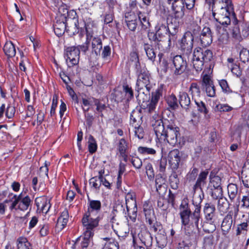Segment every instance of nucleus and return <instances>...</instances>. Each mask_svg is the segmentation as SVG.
Segmentation results:
<instances>
[{"mask_svg":"<svg viewBox=\"0 0 249 249\" xmlns=\"http://www.w3.org/2000/svg\"><path fill=\"white\" fill-rule=\"evenodd\" d=\"M199 195H194L193 198V204L195 209L192 212L187 198H184L179 207L180 216L183 225L185 234L189 236L194 235L199 230L198 224L201 221L200 210L201 203L203 198Z\"/></svg>","mask_w":249,"mask_h":249,"instance_id":"f257e3e1","label":"nucleus"},{"mask_svg":"<svg viewBox=\"0 0 249 249\" xmlns=\"http://www.w3.org/2000/svg\"><path fill=\"white\" fill-rule=\"evenodd\" d=\"M151 124L159 141L163 140L172 146L180 144V129L174 123L166 120L163 122L160 115L155 114L151 120Z\"/></svg>","mask_w":249,"mask_h":249,"instance_id":"f03ea898","label":"nucleus"},{"mask_svg":"<svg viewBox=\"0 0 249 249\" xmlns=\"http://www.w3.org/2000/svg\"><path fill=\"white\" fill-rule=\"evenodd\" d=\"M211 7L214 19L223 25L230 24L231 14L234 17L231 0H215Z\"/></svg>","mask_w":249,"mask_h":249,"instance_id":"7ed1b4c3","label":"nucleus"},{"mask_svg":"<svg viewBox=\"0 0 249 249\" xmlns=\"http://www.w3.org/2000/svg\"><path fill=\"white\" fill-rule=\"evenodd\" d=\"M136 68L138 73L136 87V90L138 92L137 98L138 100L144 103L147 99V95H149V92L151 89L149 74L144 69L139 70L137 64H136Z\"/></svg>","mask_w":249,"mask_h":249,"instance_id":"20e7f679","label":"nucleus"},{"mask_svg":"<svg viewBox=\"0 0 249 249\" xmlns=\"http://www.w3.org/2000/svg\"><path fill=\"white\" fill-rule=\"evenodd\" d=\"M213 58L212 52L208 49H203L200 47L195 49L192 60L194 68L196 71H201L204 63L210 62Z\"/></svg>","mask_w":249,"mask_h":249,"instance_id":"39448f33","label":"nucleus"},{"mask_svg":"<svg viewBox=\"0 0 249 249\" xmlns=\"http://www.w3.org/2000/svg\"><path fill=\"white\" fill-rule=\"evenodd\" d=\"M168 4L171 5L172 13L169 15L167 22L173 24L174 28L179 25L184 16L185 7L183 0H167Z\"/></svg>","mask_w":249,"mask_h":249,"instance_id":"423d86ee","label":"nucleus"},{"mask_svg":"<svg viewBox=\"0 0 249 249\" xmlns=\"http://www.w3.org/2000/svg\"><path fill=\"white\" fill-rule=\"evenodd\" d=\"M12 199L14 200L9 207L11 211L15 210L16 211L25 212L29 209L26 215L29 213L32 204L29 196H23L22 193H20L19 195H14Z\"/></svg>","mask_w":249,"mask_h":249,"instance_id":"0eeeda50","label":"nucleus"},{"mask_svg":"<svg viewBox=\"0 0 249 249\" xmlns=\"http://www.w3.org/2000/svg\"><path fill=\"white\" fill-rule=\"evenodd\" d=\"M156 33H149L148 36L149 40L155 42L159 48L165 45V35L168 32V28L163 24H158L155 27Z\"/></svg>","mask_w":249,"mask_h":249,"instance_id":"6e6552de","label":"nucleus"},{"mask_svg":"<svg viewBox=\"0 0 249 249\" xmlns=\"http://www.w3.org/2000/svg\"><path fill=\"white\" fill-rule=\"evenodd\" d=\"M99 220V217L93 218L89 213L84 215L82 222L85 230L84 235L86 238H90L93 236L94 230L98 226Z\"/></svg>","mask_w":249,"mask_h":249,"instance_id":"1a4fd4ad","label":"nucleus"},{"mask_svg":"<svg viewBox=\"0 0 249 249\" xmlns=\"http://www.w3.org/2000/svg\"><path fill=\"white\" fill-rule=\"evenodd\" d=\"M143 210L145 216L146 221L150 226V229L154 232H157L161 227L160 223L156 221L154 210L148 203L145 202L143 205Z\"/></svg>","mask_w":249,"mask_h":249,"instance_id":"9d476101","label":"nucleus"},{"mask_svg":"<svg viewBox=\"0 0 249 249\" xmlns=\"http://www.w3.org/2000/svg\"><path fill=\"white\" fill-rule=\"evenodd\" d=\"M194 36L191 32H186L179 43L180 49L183 56L189 57L192 52Z\"/></svg>","mask_w":249,"mask_h":249,"instance_id":"9b49d317","label":"nucleus"},{"mask_svg":"<svg viewBox=\"0 0 249 249\" xmlns=\"http://www.w3.org/2000/svg\"><path fill=\"white\" fill-rule=\"evenodd\" d=\"M172 62L173 66L172 68L174 69V74L176 75L182 74L187 67L186 61L184 60L181 55L174 56L172 59Z\"/></svg>","mask_w":249,"mask_h":249,"instance_id":"f8f14e48","label":"nucleus"},{"mask_svg":"<svg viewBox=\"0 0 249 249\" xmlns=\"http://www.w3.org/2000/svg\"><path fill=\"white\" fill-rule=\"evenodd\" d=\"M67 24L68 18L64 13L57 16L56 21L53 25L55 35L60 36L63 35L65 31L67 32Z\"/></svg>","mask_w":249,"mask_h":249,"instance_id":"ddd939ff","label":"nucleus"},{"mask_svg":"<svg viewBox=\"0 0 249 249\" xmlns=\"http://www.w3.org/2000/svg\"><path fill=\"white\" fill-rule=\"evenodd\" d=\"M162 94V89H157L155 92L152 93L151 99L146 101V106L142 105L149 113H151L155 110Z\"/></svg>","mask_w":249,"mask_h":249,"instance_id":"4468645a","label":"nucleus"},{"mask_svg":"<svg viewBox=\"0 0 249 249\" xmlns=\"http://www.w3.org/2000/svg\"><path fill=\"white\" fill-rule=\"evenodd\" d=\"M79 32V36L82 37L83 36L84 30L79 28L78 19L75 17L68 18L67 33L69 36H71Z\"/></svg>","mask_w":249,"mask_h":249,"instance_id":"2eb2a0df","label":"nucleus"},{"mask_svg":"<svg viewBox=\"0 0 249 249\" xmlns=\"http://www.w3.org/2000/svg\"><path fill=\"white\" fill-rule=\"evenodd\" d=\"M91 55L89 57L91 62L96 61L98 56L100 54L101 50L102 49V42L100 38L98 37H91Z\"/></svg>","mask_w":249,"mask_h":249,"instance_id":"dca6fc26","label":"nucleus"},{"mask_svg":"<svg viewBox=\"0 0 249 249\" xmlns=\"http://www.w3.org/2000/svg\"><path fill=\"white\" fill-rule=\"evenodd\" d=\"M66 60H69L71 65L78 63L79 59L80 51L75 46L68 47L66 50Z\"/></svg>","mask_w":249,"mask_h":249,"instance_id":"f3484780","label":"nucleus"},{"mask_svg":"<svg viewBox=\"0 0 249 249\" xmlns=\"http://www.w3.org/2000/svg\"><path fill=\"white\" fill-rule=\"evenodd\" d=\"M168 161L173 169H177L180 161V154L179 150L175 149L171 150L168 154Z\"/></svg>","mask_w":249,"mask_h":249,"instance_id":"a211bd4d","label":"nucleus"},{"mask_svg":"<svg viewBox=\"0 0 249 249\" xmlns=\"http://www.w3.org/2000/svg\"><path fill=\"white\" fill-rule=\"evenodd\" d=\"M199 40L201 44L203 47H207L212 43V32L209 27L203 28L199 36Z\"/></svg>","mask_w":249,"mask_h":249,"instance_id":"6ab92c4d","label":"nucleus"},{"mask_svg":"<svg viewBox=\"0 0 249 249\" xmlns=\"http://www.w3.org/2000/svg\"><path fill=\"white\" fill-rule=\"evenodd\" d=\"M35 201L38 210H40L43 213H47L51 207V204L46 196L36 197Z\"/></svg>","mask_w":249,"mask_h":249,"instance_id":"aec40b11","label":"nucleus"},{"mask_svg":"<svg viewBox=\"0 0 249 249\" xmlns=\"http://www.w3.org/2000/svg\"><path fill=\"white\" fill-rule=\"evenodd\" d=\"M166 180L161 174H158L156 177L155 184L156 191L160 196H163L167 191Z\"/></svg>","mask_w":249,"mask_h":249,"instance_id":"412c9836","label":"nucleus"},{"mask_svg":"<svg viewBox=\"0 0 249 249\" xmlns=\"http://www.w3.org/2000/svg\"><path fill=\"white\" fill-rule=\"evenodd\" d=\"M204 213L206 220L212 222L215 215V208L213 204L210 203L205 204L204 207Z\"/></svg>","mask_w":249,"mask_h":249,"instance_id":"4be33fe9","label":"nucleus"},{"mask_svg":"<svg viewBox=\"0 0 249 249\" xmlns=\"http://www.w3.org/2000/svg\"><path fill=\"white\" fill-rule=\"evenodd\" d=\"M232 223V215L230 212L225 216L221 224V228L224 234H226L230 231Z\"/></svg>","mask_w":249,"mask_h":249,"instance_id":"5701e85b","label":"nucleus"},{"mask_svg":"<svg viewBox=\"0 0 249 249\" xmlns=\"http://www.w3.org/2000/svg\"><path fill=\"white\" fill-rule=\"evenodd\" d=\"M69 215L68 210L65 209L58 217L56 227L60 230H63L66 226L69 219Z\"/></svg>","mask_w":249,"mask_h":249,"instance_id":"b1692460","label":"nucleus"},{"mask_svg":"<svg viewBox=\"0 0 249 249\" xmlns=\"http://www.w3.org/2000/svg\"><path fill=\"white\" fill-rule=\"evenodd\" d=\"M138 237L141 242L148 247L152 244V237L149 231L146 230H142L138 234Z\"/></svg>","mask_w":249,"mask_h":249,"instance_id":"393cba45","label":"nucleus"},{"mask_svg":"<svg viewBox=\"0 0 249 249\" xmlns=\"http://www.w3.org/2000/svg\"><path fill=\"white\" fill-rule=\"evenodd\" d=\"M179 104L181 107L188 110L191 107V100L188 94L185 92L179 93Z\"/></svg>","mask_w":249,"mask_h":249,"instance_id":"a878e982","label":"nucleus"},{"mask_svg":"<svg viewBox=\"0 0 249 249\" xmlns=\"http://www.w3.org/2000/svg\"><path fill=\"white\" fill-rule=\"evenodd\" d=\"M143 49L149 60L154 62L156 57V53L155 51L153 46L148 43H144Z\"/></svg>","mask_w":249,"mask_h":249,"instance_id":"bb28decb","label":"nucleus"},{"mask_svg":"<svg viewBox=\"0 0 249 249\" xmlns=\"http://www.w3.org/2000/svg\"><path fill=\"white\" fill-rule=\"evenodd\" d=\"M228 193L231 201H234L239 195L238 188L236 184L230 183L227 187Z\"/></svg>","mask_w":249,"mask_h":249,"instance_id":"cd10ccee","label":"nucleus"},{"mask_svg":"<svg viewBox=\"0 0 249 249\" xmlns=\"http://www.w3.org/2000/svg\"><path fill=\"white\" fill-rule=\"evenodd\" d=\"M208 174V171H203L200 173L196 184L193 187V189L195 191L198 188L201 189V186H203L205 184V180L207 178Z\"/></svg>","mask_w":249,"mask_h":249,"instance_id":"c85d7f7f","label":"nucleus"},{"mask_svg":"<svg viewBox=\"0 0 249 249\" xmlns=\"http://www.w3.org/2000/svg\"><path fill=\"white\" fill-rule=\"evenodd\" d=\"M210 182L208 184V189H213L214 188H222L221 185V178L217 176H210Z\"/></svg>","mask_w":249,"mask_h":249,"instance_id":"c756f323","label":"nucleus"},{"mask_svg":"<svg viewBox=\"0 0 249 249\" xmlns=\"http://www.w3.org/2000/svg\"><path fill=\"white\" fill-rule=\"evenodd\" d=\"M189 92L192 95V99L196 100L200 97L201 90L199 86L196 83H192L189 88Z\"/></svg>","mask_w":249,"mask_h":249,"instance_id":"7c9ffc66","label":"nucleus"},{"mask_svg":"<svg viewBox=\"0 0 249 249\" xmlns=\"http://www.w3.org/2000/svg\"><path fill=\"white\" fill-rule=\"evenodd\" d=\"M3 51L9 57H14L16 53L15 47L11 41L6 42L3 47Z\"/></svg>","mask_w":249,"mask_h":249,"instance_id":"2f4dec72","label":"nucleus"},{"mask_svg":"<svg viewBox=\"0 0 249 249\" xmlns=\"http://www.w3.org/2000/svg\"><path fill=\"white\" fill-rule=\"evenodd\" d=\"M217 208L220 212L226 213L230 208V203L224 196L218 199Z\"/></svg>","mask_w":249,"mask_h":249,"instance_id":"473e14b6","label":"nucleus"},{"mask_svg":"<svg viewBox=\"0 0 249 249\" xmlns=\"http://www.w3.org/2000/svg\"><path fill=\"white\" fill-rule=\"evenodd\" d=\"M89 206L88 208V212L87 213L91 214L93 211L98 212L101 210V203L99 200H90L88 199Z\"/></svg>","mask_w":249,"mask_h":249,"instance_id":"72a5a7b5","label":"nucleus"},{"mask_svg":"<svg viewBox=\"0 0 249 249\" xmlns=\"http://www.w3.org/2000/svg\"><path fill=\"white\" fill-rule=\"evenodd\" d=\"M18 249H32L31 245L26 238L20 237L17 240Z\"/></svg>","mask_w":249,"mask_h":249,"instance_id":"f704fd0d","label":"nucleus"},{"mask_svg":"<svg viewBox=\"0 0 249 249\" xmlns=\"http://www.w3.org/2000/svg\"><path fill=\"white\" fill-rule=\"evenodd\" d=\"M166 102L168 107L172 110L177 109L178 107V99L174 94H172L167 97L166 99Z\"/></svg>","mask_w":249,"mask_h":249,"instance_id":"c9c22d12","label":"nucleus"},{"mask_svg":"<svg viewBox=\"0 0 249 249\" xmlns=\"http://www.w3.org/2000/svg\"><path fill=\"white\" fill-rule=\"evenodd\" d=\"M157 243L159 248L162 249L164 248L167 243V239L166 235L161 233H158L156 236Z\"/></svg>","mask_w":249,"mask_h":249,"instance_id":"e433bc0d","label":"nucleus"},{"mask_svg":"<svg viewBox=\"0 0 249 249\" xmlns=\"http://www.w3.org/2000/svg\"><path fill=\"white\" fill-rule=\"evenodd\" d=\"M88 144L89 153L91 154L95 153L97 150V145L95 139L91 135L89 136Z\"/></svg>","mask_w":249,"mask_h":249,"instance_id":"4c0bfd02","label":"nucleus"},{"mask_svg":"<svg viewBox=\"0 0 249 249\" xmlns=\"http://www.w3.org/2000/svg\"><path fill=\"white\" fill-rule=\"evenodd\" d=\"M131 199H132V201H133V204H134L133 210L131 212V213L130 212L129 207L127 205V200H126V209H127V211L128 212V214L129 218L133 221H135L136 219V217H137V204H136V202L135 200H134L132 198H131Z\"/></svg>","mask_w":249,"mask_h":249,"instance_id":"58836bf2","label":"nucleus"},{"mask_svg":"<svg viewBox=\"0 0 249 249\" xmlns=\"http://www.w3.org/2000/svg\"><path fill=\"white\" fill-rule=\"evenodd\" d=\"M170 186L173 189L177 190L178 188L179 180L177 174H171L169 178Z\"/></svg>","mask_w":249,"mask_h":249,"instance_id":"ea45409f","label":"nucleus"},{"mask_svg":"<svg viewBox=\"0 0 249 249\" xmlns=\"http://www.w3.org/2000/svg\"><path fill=\"white\" fill-rule=\"evenodd\" d=\"M208 190L213 199H218L223 197V191L222 188L208 189Z\"/></svg>","mask_w":249,"mask_h":249,"instance_id":"a19ab883","label":"nucleus"},{"mask_svg":"<svg viewBox=\"0 0 249 249\" xmlns=\"http://www.w3.org/2000/svg\"><path fill=\"white\" fill-rule=\"evenodd\" d=\"M214 220L212 222H206L202 225L203 231L207 233H212L216 229L215 225L213 223Z\"/></svg>","mask_w":249,"mask_h":249,"instance_id":"79ce46f5","label":"nucleus"},{"mask_svg":"<svg viewBox=\"0 0 249 249\" xmlns=\"http://www.w3.org/2000/svg\"><path fill=\"white\" fill-rule=\"evenodd\" d=\"M233 22L234 24V26L232 29V37L239 40L241 38V36L239 26L238 24V21L235 18L234 19Z\"/></svg>","mask_w":249,"mask_h":249,"instance_id":"37998d69","label":"nucleus"},{"mask_svg":"<svg viewBox=\"0 0 249 249\" xmlns=\"http://www.w3.org/2000/svg\"><path fill=\"white\" fill-rule=\"evenodd\" d=\"M242 182L247 188H249V167L244 169L242 172Z\"/></svg>","mask_w":249,"mask_h":249,"instance_id":"c03bdc74","label":"nucleus"},{"mask_svg":"<svg viewBox=\"0 0 249 249\" xmlns=\"http://www.w3.org/2000/svg\"><path fill=\"white\" fill-rule=\"evenodd\" d=\"M128 145L126 141L124 139H121L118 145V150L119 151L120 154H123L124 153H126Z\"/></svg>","mask_w":249,"mask_h":249,"instance_id":"a18cd8bd","label":"nucleus"},{"mask_svg":"<svg viewBox=\"0 0 249 249\" xmlns=\"http://www.w3.org/2000/svg\"><path fill=\"white\" fill-rule=\"evenodd\" d=\"M91 36H89L87 35L86 42L83 44L78 45L77 47H76L77 49H78L80 51H81L85 54L89 50V44L91 40Z\"/></svg>","mask_w":249,"mask_h":249,"instance_id":"49530a36","label":"nucleus"},{"mask_svg":"<svg viewBox=\"0 0 249 249\" xmlns=\"http://www.w3.org/2000/svg\"><path fill=\"white\" fill-rule=\"evenodd\" d=\"M138 151L140 153L143 155H154L156 153V150L153 148L143 146H140L138 149Z\"/></svg>","mask_w":249,"mask_h":249,"instance_id":"de8ad7c7","label":"nucleus"},{"mask_svg":"<svg viewBox=\"0 0 249 249\" xmlns=\"http://www.w3.org/2000/svg\"><path fill=\"white\" fill-rule=\"evenodd\" d=\"M240 59L243 63H246L249 60V51L247 49L243 48L240 52Z\"/></svg>","mask_w":249,"mask_h":249,"instance_id":"09e8293b","label":"nucleus"},{"mask_svg":"<svg viewBox=\"0 0 249 249\" xmlns=\"http://www.w3.org/2000/svg\"><path fill=\"white\" fill-rule=\"evenodd\" d=\"M202 88L205 90L207 96L213 97L215 95V89L213 84Z\"/></svg>","mask_w":249,"mask_h":249,"instance_id":"8fccbe9b","label":"nucleus"},{"mask_svg":"<svg viewBox=\"0 0 249 249\" xmlns=\"http://www.w3.org/2000/svg\"><path fill=\"white\" fill-rule=\"evenodd\" d=\"M248 226V222H243L238 225L236 230V235H239L246 231H247Z\"/></svg>","mask_w":249,"mask_h":249,"instance_id":"3c124183","label":"nucleus"},{"mask_svg":"<svg viewBox=\"0 0 249 249\" xmlns=\"http://www.w3.org/2000/svg\"><path fill=\"white\" fill-rule=\"evenodd\" d=\"M146 173L148 176V178L151 180L153 179L155 174L152 164L148 163L145 166Z\"/></svg>","mask_w":249,"mask_h":249,"instance_id":"603ef678","label":"nucleus"},{"mask_svg":"<svg viewBox=\"0 0 249 249\" xmlns=\"http://www.w3.org/2000/svg\"><path fill=\"white\" fill-rule=\"evenodd\" d=\"M197 105L198 110L200 112L206 114L208 113V110L206 107L205 104L202 101H197L196 99L195 101Z\"/></svg>","mask_w":249,"mask_h":249,"instance_id":"864d4df0","label":"nucleus"},{"mask_svg":"<svg viewBox=\"0 0 249 249\" xmlns=\"http://www.w3.org/2000/svg\"><path fill=\"white\" fill-rule=\"evenodd\" d=\"M109 242L105 245L107 249H119V245L117 241L114 239H109Z\"/></svg>","mask_w":249,"mask_h":249,"instance_id":"5fc2aeb1","label":"nucleus"},{"mask_svg":"<svg viewBox=\"0 0 249 249\" xmlns=\"http://www.w3.org/2000/svg\"><path fill=\"white\" fill-rule=\"evenodd\" d=\"M213 82L212 80L211 77L208 75L205 74L203 76L202 81V87H206L208 86H210L213 85Z\"/></svg>","mask_w":249,"mask_h":249,"instance_id":"6e6d98bb","label":"nucleus"},{"mask_svg":"<svg viewBox=\"0 0 249 249\" xmlns=\"http://www.w3.org/2000/svg\"><path fill=\"white\" fill-rule=\"evenodd\" d=\"M219 84L224 92L226 93H231L232 92L226 80L224 79L221 80L219 81Z\"/></svg>","mask_w":249,"mask_h":249,"instance_id":"4d7b16f0","label":"nucleus"},{"mask_svg":"<svg viewBox=\"0 0 249 249\" xmlns=\"http://www.w3.org/2000/svg\"><path fill=\"white\" fill-rule=\"evenodd\" d=\"M198 173V169L193 168L187 175V179L189 181H193L196 179Z\"/></svg>","mask_w":249,"mask_h":249,"instance_id":"13d9d810","label":"nucleus"},{"mask_svg":"<svg viewBox=\"0 0 249 249\" xmlns=\"http://www.w3.org/2000/svg\"><path fill=\"white\" fill-rule=\"evenodd\" d=\"M126 22L127 24V26L132 31H135L137 27V19H134L129 20H126Z\"/></svg>","mask_w":249,"mask_h":249,"instance_id":"bf43d9fd","label":"nucleus"},{"mask_svg":"<svg viewBox=\"0 0 249 249\" xmlns=\"http://www.w3.org/2000/svg\"><path fill=\"white\" fill-rule=\"evenodd\" d=\"M57 105V97L56 96H53L52 104L51 106V109L50 111V115L51 117H53L55 114V109Z\"/></svg>","mask_w":249,"mask_h":249,"instance_id":"052dcab7","label":"nucleus"},{"mask_svg":"<svg viewBox=\"0 0 249 249\" xmlns=\"http://www.w3.org/2000/svg\"><path fill=\"white\" fill-rule=\"evenodd\" d=\"M216 109L219 111H230L232 109V107L227 104H218L216 106Z\"/></svg>","mask_w":249,"mask_h":249,"instance_id":"680f3d73","label":"nucleus"},{"mask_svg":"<svg viewBox=\"0 0 249 249\" xmlns=\"http://www.w3.org/2000/svg\"><path fill=\"white\" fill-rule=\"evenodd\" d=\"M131 163L137 169H140L142 166V160L138 157H132L131 159Z\"/></svg>","mask_w":249,"mask_h":249,"instance_id":"e2e57ef3","label":"nucleus"},{"mask_svg":"<svg viewBox=\"0 0 249 249\" xmlns=\"http://www.w3.org/2000/svg\"><path fill=\"white\" fill-rule=\"evenodd\" d=\"M15 113V108L13 106H9L7 107V109L5 112L6 116L9 119L12 118Z\"/></svg>","mask_w":249,"mask_h":249,"instance_id":"0e129e2a","label":"nucleus"},{"mask_svg":"<svg viewBox=\"0 0 249 249\" xmlns=\"http://www.w3.org/2000/svg\"><path fill=\"white\" fill-rule=\"evenodd\" d=\"M135 135L137 136L139 139H142L143 138L144 134L142 127L139 126L137 127L135 126Z\"/></svg>","mask_w":249,"mask_h":249,"instance_id":"69168bd1","label":"nucleus"},{"mask_svg":"<svg viewBox=\"0 0 249 249\" xmlns=\"http://www.w3.org/2000/svg\"><path fill=\"white\" fill-rule=\"evenodd\" d=\"M124 90L125 93V96L128 99H132L133 97V92L131 88L126 85L124 86Z\"/></svg>","mask_w":249,"mask_h":249,"instance_id":"338daca9","label":"nucleus"},{"mask_svg":"<svg viewBox=\"0 0 249 249\" xmlns=\"http://www.w3.org/2000/svg\"><path fill=\"white\" fill-rule=\"evenodd\" d=\"M41 229L39 232L41 236H46L49 233V225L48 224H44L42 226H40Z\"/></svg>","mask_w":249,"mask_h":249,"instance_id":"774afa93","label":"nucleus"}]
</instances>
